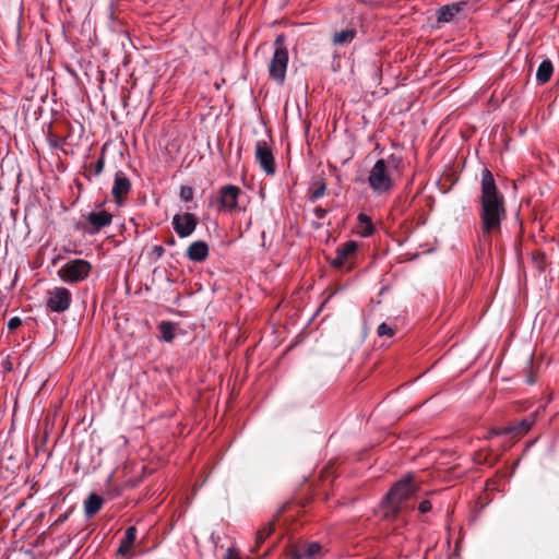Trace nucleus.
Masks as SVG:
<instances>
[{
  "label": "nucleus",
  "instance_id": "nucleus-1",
  "mask_svg": "<svg viewBox=\"0 0 559 559\" xmlns=\"http://www.w3.org/2000/svg\"><path fill=\"white\" fill-rule=\"evenodd\" d=\"M480 239L490 243L491 236L501 230V223L507 217L504 198L499 192L491 171L487 168L481 171L480 188Z\"/></svg>",
  "mask_w": 559,
  "mask_h": 559
},
{
  "label": "nucleus",
  "instance_id": "nucleus-2",
  "mask_svg": "<svg viewBox=\"0 0 559 559\" xmlns=\"http://www.w3.org/2000/svg\"><path fill=\"white\" fill-rule=\"evenodd\" d=\"M397 158L391 155L389 159H378L371 167L368 175V183L376 195H386L394 188L393 167L397 165Z\"/></svg>",
  "mask_w": 559,
  "mask_h": 559
},
{
  "label": "nucleus",
  "instance_id": "nucleus-3",
  "mask_svg": "<svg viewBox=\"0 0 559 559\" xmlns=\"http://www.w3.org/2000/svg\"><path fill=\"white\" fill-rule=\"evenodd\" d=\"M418 490V486L413 481V475L407 474L397 480L384 497V504L393 512L397 513L413 498Z\"/></svg>",
  "mask_w": 559,
  "mask_h": 559
},
{
  "label": "nucleus",
  "instance_id": "nucleus-4",
  "mask_svg": "<svg viewBox=\"0 0 559 559\" xmlns=\"http://www.w3.org/2000/svg\"><path fill=\"white\" fill-rule=\"evenodd\" d=\"M274 46L275 50L269 63V75L282 84L285 81L288 64V50L285 46L284 35H278L275 38Z\"/></svg>",
  "mask_w": 559,
  "mask_h": 559
},
{
  "label": "nucleus",
  "instance_id": "nucleus-5",
  "mask_svg": "<svg viewBox=\"0 0 559 559\" xmlns=\"http://www.w3.org/2000/svg\"><path fill=\"white\" fill-rule=\"evenodd\" d=\"M92 271V264L84 259H73L66 262L57 272L58 277L66 284H78L85 281Z\"/></svg>",
  "mask_w": 559,
  "mask_h": 559
},
{
  "label": "nucleus",
  "instance_id": "nucleus-6",
  "mask_svg": "<svg viewBox=\"0 0 559 559\" xmlns=\"http://www.w3.org/2000/svg\"><path fill=\"white\" fill-rule=\"evenodd\" d=\"M83 215V222L79 226L87 235H96L103 228L108 227L112 223V214L107 210L99 209Z\"/></svg>",
  "mask_w": 559,
  "mask_h": 559
},
{
  "label": "nucleus",
  "instance_id": "nucleus-7",
  "mask_svg": "<svg viewBox=\"0 0 559 559\" xmlns=\"http://www.w3.org/2000/svg\"><path fill=\"white\" fill-rule=\"evenodd\" d=\"M242 191L235 185L223 186L216 195L217 210L225 213H234L236 211L245 210L239 205V199Z\"/></svg>",
  "mask_w": 559,
  "mask_h": 559
},
{
  "label": "nucleus",
  "instance_id": "nucleus-8",
  "mask_svg": "<svg viewBox=\"0 0 559 559\" xmlns=\"http://www.w3.org/2000/svg\"><path fill=\"white\" fill-rule=\"evenodd\" d=\"M71 300L70 290L62 286L52 287L46 295L47 308L52 312H64L69 309Z\"/></svg>",
  "mask_w": 559,
  "mask_h": 559
},
{
  "label": "nucleus",
  "instance_id": "nucleus-9",
  "mask_svg": "<svg viewBox=\"0 0 559 559\" xmlns=\"http://www.w3.org/2000/svg\"><path fill=\"white\" fill-rule=\"evenodd\" d=\"M173 227L180 238H187L193 234L198 225V218L194 214L186 212L176 214L173 217Z\"/></svg>",
  "mask_w": 559,
  "mask_h": 559
},
{
  "label": "nucleus",
  "instance_id": "nucleus-10",
  "mask_svg": "<svg viewBox=\"0 0 559 559\" xmlns=\"http://www.w3.org/2000/svg\"><path fill=\"white\" fill-rule=\"evenodd\" d=\"M254 155L259 165L267 175H273L275 173L274 156L265 141L257 142Z\"/></svg>",
  "mask_w": 559,
  "mask_h": 559
},
{
  "label": "nucleus",
  "instance_id": "nucleus-11",
  "mask_svg": "<svg viewBox=\"0 0 559 559\" xmlns=\"http://www.w3.org/2000/svg\"><path fill=\"white\" fill-rule=\"evenodd\" d=\"M358 250V243L354 240L346 241L337 247L335 257L331 261V265L337 269L345 266V264L355 255Z\"/></svg>",
  "mask_w": 559,
  "mask_h": 559
},
{
  "label": "nucleus",
  "instance_id": "nucleus-12",
  "mask_svg": "<svg viewBox=\"0 0 559 559\" xmlns=\"http://www.w3.org/2000/svg\"><path fill=\"white\" fill-rule=\"evenodd\" d=\"M131 190V181L126 177L122 171L115 175L111 194L117 205H121Z\"/></svg>",
  "mask_w": 559,
  "mask_h": 559
},
{
  "label": "nucleus",
  "instance_id": "nucleus-13",
  "mask_svg": "<svg viewBox=\"0 0 559 559\" xmlns=\"http://www.w3.org/2000/svg\"><path fill=\"white\" fill-rule=\"evenodd\" d=\"M536 417L537 413H533L516 424L509 425L502 429L500 433L511 435L512 437H522L534 426Z\"/></svg>",
  "mask_w": 559,
  "mask_h": 559
},
{
  "label": "nucleus",
  "instance_id": "nucleus-14",
  "mask_svg": "<svg viewBox=\"0 0 559 559\" xmlns=\"http://www.w3.org/2000/svg\"><path fill=\"white\" fill-rule=\"evenodd\" d=\"M322 546L317 543H308L293 551V559H318L321 555Z\"/></svg>",
  "mask_w": 559,
  "mask_h": 559
},
{
  "label": "nucleus",
  "instance_id": "nucleus-15",
  "mask_svg": "<svg viewBox=\"0 0 559 559\" xmlns=\"http://www.w3.org/2000/svg\"><path fill=\"white\" fill-rule=\"evenodd\" d=\"M209 255V246L203 240L192 242L187 249V258L193 262H203Z\"/></svg>",
  "mask_w": 559,
  "mask_h": 559
},
{
  "label": "nucleus",
  "instance_id": "nucleus-16",
  "mask_svg": "<svg viewBox=\"0 0 559 559\" xmlns=\"http://www.w3.org/2000/svg\"><path fill=\"white\" fill-rule=\"evenodd\" d=\"M463 3H451L443 5L437 11V21L439 23L451 22L462 10Z\"/></svg>",
  "mask_w": 559,
  "mask_h": 559
},
{
  "label": "nucleus",
  "instance_id": "nucleus-17",
  "mask_svg": "<svg viewBox=\"0 0 559 559\" xmlns=\"http://www.w3.org/2000/svg\"><path fill=\"white\" fill-rule=\"evenodd\" d=\"M103 498L97 493H91L84 501V512L87 518L95 515L103 507Z\"/></svg>",
  "mask_w": 559,
  "mask_h": 559
},
{
  "label": "nucleus",
  "instance_id": "nucleus-18",
  "mask_svg": "<svg viewBox=\"0 0 559 559\" xmlns=\"http://www.w3.org/2000/svg\"><path fill=\"white\" fill-rule=\"evenodd\" d=\"M136 538V528L134 526H130L126 530L124 536L120 542L117 552L119 555H126L130 551Z\"/></svg>",
  "mask_w": 559,
  "mask_h": 559
},
{
  "label": "nucleus",
  "instance_id": "nucleus-19",
  "mask_svg": "<svg viewBox=\"0 0 559 559\" xmlns=\"http://www.w3.org/2000/svg\"><path fill=\"white\" fill-rule=\"evenodd\" d=\"M357 31L355 28H345L336 32L332 38L334 45L344 46L353 41L356 37Z\"/></svg>",
  "mask_w": 559,
  "mask_h": 559
},
{
  "label": "nucleus",
  "instance_id": "nucleus-20",
  "mask_svg": "<svg viewBox=\"0 0 559 559\" xmlns=\"http://www.w3.org/2000/svg\"><path fill=\"white\" fill-rule=\"evenodd\" d=\"M357 222H358V234L361 237H369L372 235L374 228H373L371 218L367 214H365V213L358 214Z\"/></svg>",
  "mask_w": 559,
  "mask_h": 559
},
{
  "label": "nucleus",
  "instance_id": "nucleus-21",
  "mask_svg": "<svg viewBox=\"0 0 559 559\" xmlns=\"http://www.w3.org/2000/svg\"><path fill=\"white\" fill-rule=\"evenodd\" d=\"M554 72V66L550 60H544L539 64L536 72V80L539 84H545L549 81Z\"/></svg>",
  "mask_w": 559,
  "mask_h": 559
},
{
  "label": "nucleus",
  "instance_id": "nucleus-22",
  "mask_svg": "<svg viewBox=\"0 0 559 559\" xmlns=\"http://www.w3.org/2000/svg\"><path fill=\"white\" fill-rule=\"evenodd\" d=\"M160 338L164 342H171L175 338V324L168 321H163L158 325Z\"/></svg>",
  "mask_w": 559,
  "mask_h": 559
},
{
  "label": "nucleus",
  "instance_id": "nucleus-23",
  "mask_svg": "<svg viewBox=\"0 0 559 559\" xmlns=\"http://www.w3.org/2000/svg\"><path fill=\"white\" fill-rule=\"evenodd\" d=\"M326 185L323 180H319L312 183L310 188L309 201L313 202L322 198L325 193Z\"/></svg>",
  "mask_w": 559,
  "mask_h": 559
},
{
  "label": "nucleus",
  "instance_id": "nucleus-24",
  "mask_svg": "<svg viewBox=\"0 0 559 559\" xmlns=\"http://www.w3.org/2000/svg\"><path fill=\"white\" fill-rule=\"evenodd\" d=\"M274 531V524L269 522L261 530H259L255 534V543L257 546H260L264 540L272 534Z\"/></svg>",
  "mask_w": 559,
  "mask_h": 559
},
{
  "label": "nucleus",
  "instance_id": "nucleus-25",
  "mask_svg": "<svg viewBox=\"0 0 559 559\" xmlns=\"http://www.w3.org/2000/svg\"><path fill=\"white\" fill-rule=\"evenodd\" d=\"M193 189L190 186H182L180 188V200L185 202H190L193 199Z\"/></svg>",
  "mask_w": 559,
  "mask_h": 559
},
{
  "label": "nucleus",
  "instance_id": "nucleus-26",
  "mask_svg": "<svg viewBox=\"0 0 559 559\" xmlns=\"http://www.w3.org/2000/svg\"><path fill=\"white\" fill-rule=\"evenodd\" d=\"M377 333L379 336H393L394 335L393 329L384 322L378 326Z\"/></svg>",
  "mask_w": 559,
  "mask_h": 559
},
{
  "label": "nucleus",
  "instance_id": "nucleus-27",
  "mask_svg": "<svg viewBox=\"0 0 559 559\" xmlns=\"http://www.w3.org/2000/svg\"><path fill=\"white\" fill-rule=\"evenodd\" d=\"M104 166H105L104 156H100V158L92 166L94 176H99L104 170Z\"/></svg>",
  "mask_w": 559,
  "mask_h": 559
},
{
  "label": "nucleus",
  "instance_id": "nucleus-28",
  "mask_svg": "<svg viewBox=\"0 0 559 559\" xmlns=\"http://www.w3.org/2000/svg\"><path fill=\"white\" fill-rule=\"evenodd\" d=\"M22 324V320L19 318V317H12L9 321H8V329L9 331H14L16 330L17 328H20Z\"/></svg>",
  "mask_w": 559,
  "mask_h": 559
},
{
  "label": "nucleus",
  "instance_id": "nucleus-29",
  "mask_svg": "<svg viewBox=\"0 0 559 559\" xmlns=\"http://www.w3.org/2000/svg\"><path fill=\"white\" fill-rule=\"evenodd\" d=\"M418 510L420 513H427L431 510V503L429 500H424L419 503Z\"/></svg>",
  "mask_w": 559,
  "mask_h": 559
},
{
  "label": "nucleus",
  "instance_id": "nucleus-30",
  "mask_svg": "<svg viewBox=\"0 0 559 559\" xmlns=\"http://www.w3.org/2000/svg\"><path fill=\"white\" fill-rule=\"evenodd\" d=\"M223 559H240V555L237 550L228 548Z\"/></svg>",
  "mask_w": 559,
  "mask_h": 559
},
{
  "label": "nucleus",
  "instance_id": "nucleus-31",
  "mask_svg": "<svg viewBox=\"0 0 559 559\" xmlns=\"http://www.w3.org/2000/svg\"><path fill=\"white\" fill-rule=\"evenodd\" d=\"M326 213H328V211L322 209V207H316L314 209V215H316L317 218H324Z\"/></svg>",
  "mask_w": 559,
  "mask_h": 559
},
{
  "label": "nucleus",
  "instance_id": "nucleus-32",
  "mask_svg": "<svg viewBox=\"0 0 559 559\" xmlns=\"http://www.w3.org/2000/svg\"><path fill=\"white\" fill-rule=\"evenodd\" d=\"M153 252L158 257L160 258L164 253V248L162 246H155L153 248Z\"/></svg>",
  "mask_w": 559,
  "mask_h": 559
},
{
  "label": "nucleus",
  "instance_id": "nucleus-33",
  "mask_svg": "<svg viewBox=\"0 0 559 559\" xmlns=\"http://www.w3.org/2000/svg\"><path fill=\"white\" fill-rule=\"evenodd\" d=\"M537 267H538L540 271H544V270H545V267H544L543 265H540V264H537Z\"/></svg>",
  "mask_w": 559,
  "mask_h": 559
}]
</instances>
